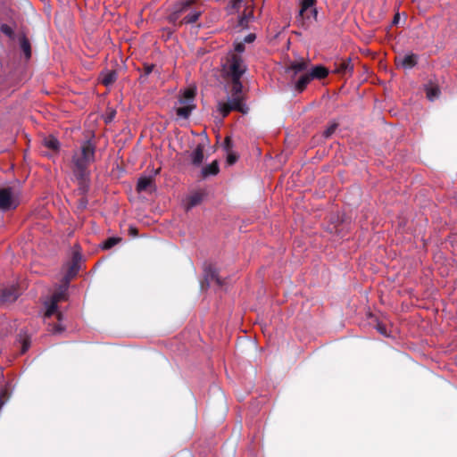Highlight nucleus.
<instances>
[{"label": "nucleus", "instance_id": "36", "mask_svg": "<svg viewBox=\"0 0 457 457\" xmlns=\"http://www.w3.org/2000/svg\"><path fill=\"white\" fill-rule=\"evenodd\" d=\"M2 31L7 35H12V31L11 28L7 25H3L1 28Z\"/></svg>", "mask_w": 457, "mask_h": 457}, {"label": "nucleus", "instance_id": "30", "mask_svg": "<svg viewBox=\"0 0 457 457\" xmlns=\"http://www.w3.org/2000/svg\"><path fill=\"white\" fill-rule=\"evenodd\" d=\"M348 68V64L345 63V62H342L340 63V66L339 68H337L334 70V72L335 73H342V72H345L346 71V69Z\"/></svg>", "mask_w": 457, "mask_h": 457}, {"label": "nucleus", "instance_id": "23", "mask_svg": "<svg viewBox=\"0 0 457 457\" xmlns=\"http://www.w3.org/2000/svg\"><path fill=\"white\" fill-rule=\"evenodd\" d=\"M8 398H9V393H8L7 388H5V387L1 388L0 389V410L2 409V407L4 406L5 402L8 400Z\"/></svg>", "mask_w": 457, "mask_h": 457}, {"label": "nucleus", "instance_id": "34", "mask_svg": "<svg viewBox=\"0 0 457 457\" xmlns=\"http://www.w3.org/2000/svg\"><path fill=\"white\" fill-rule=\"evenodd\" d=\"M129 233L132 237H137L138 235V229L134 226H130L129 228Z\"/></svg>", "mask_w": 457, "mask_h": 457}, {"label": "nucleus", "instance_id": "33", "mask_svg": "<svg viewBox=\"0 0 457 457\" xmlns=\"http://www.w3.org/2000/svg\"><path fill=\"white\" fill-rule=\"evenodd\" d=\"M376 328L380 334L386 336V328L385 325L378 323Z\"/></svg>", "mask_w": 457, "mask_h": 457}, {"label": "nucleus", "instance_id": "20", "mask_svg": "<svg viewBox=\"0 0 457 457\" xmlns=\"http://www.w3.org/2000/svg\"><path fill=\"white\" fill-rule=\"evenodd\" d=\"M427 98L430 101H434L440 96V87H425Z\"/></svg>", "mask_w": 457, "mask_h": 457}, {"label": "nucleus", "instance_id": "1", "mask_svg": "<svg viewBox=\"0 0 457 457\" xmlns=\"http://www.w3.org/2000/svg\"><path fill=\"white\" fill-rule=\"evenodd\" d=\"M96 145L90 141H85L80 152H75L71 157V170L78 182L79 195H87L90 188V163L95 162Z\"/></svg>", "mask_w": 457, "mask_h": 457}, {"label": "nucleus", "instance_id": "24", "mask_svg": "<svg viewBox=\"0 0 457 457\" xmlns=\"http://www.w3.org/2000/svg\"><path fill=\"white\" fill-rule=\"evenodd\" d=\"M199 0H182L180 2V9L179 12H183L187 10L191 5L195 4Z\"/></svg>", "mask_w": 457, "mask_h": 457}, {"label": "nucleus", "instance_id": "25", "mask_svg": "<svg viewBox=\"0 0 457 457\" xmlns=\"http://www.w3.org/2000/svg\"><path fill=\"white\" fill-rule=\"evenodd\" d=\"M337 128V123H332L324 131V133H323L324 137L326 138L329 137L336 131Z\"/></svg>", "mask_w": 457, "mask_h": 457}, {"label": "nucleus", "instance_id": "38", "mask_svg": "<svg viewBox=\"0 0 457 457\" xmlns=\"http://www.w3.org/2000/svg\"><path fill=\"white\" fill-rule=\"evenodd\" d=\"M303 88L304 87H296L298 93H301L303 90Z\"/></svg>", "mask_w": 457, "mask_h": 457}, {"label": "nucleus", "instance_id": "14", "mask_svg": "<svg viewBox=\"0 0 457 457\" xmlns=\"http://www.w3.org/2000/svg\"><path fill=\"white\" fill-rule=\"evenodd\" d=\"M154 188V179L153 177H141L137 180V191L143 192Z\"/></svg>", "mask_w": 457, "mask_h": 457}, {"label": "nucleus", "instance_id": "6", "mask_svg": "<svg viewBox=\"0 0 457 457\" xmlns=\"http://www.w3.org/2000/svg\"><path fill=\"white\" fill-rule=\"evenodd\" d=\"M226 69L232 82L235 85L241 84L239 79L245 71L242 58L236 54H232Z\"/></svg>", "mask_w": 457, "mask_h": 457}, {"label": "nucleus", "instance_id": "3", "mask_svg": "<svg viewBox=\"0 0 457 457\" xmlns=\"http://www.w3.org/2000/svg\"><path fill=\"white\" fill-rule=\"evenodd\" d=\"M245 92L244 91V87H233L228 102L220 101L218 103V111L220 112L222 119L226 118L232 111L239 112L242 114H247L249 108L245 104Z\"/></svg>", "mask_w": 457, "mask_h": 457}, {"label": "nucleus", "instance_id": "32", "mask_svg": "<svg viewBox=\"0 0 457 457\" xmlns=\"http://www.w3.org/2000/svg\"><path fill=\"white\" fill-rule=\"evenodd\" d=\"M245 50V46L243 42L235 43V51L237 53H242Z\"/></svg>", "mask_w": 457, "mask_h": 457}, {"label": "nucleus", "instance_id": "10", "mask_svg": "<svg viewBox=\"0 0 457 457\" xmlns=\"http://www.w3.org/2000/svg\"><path fill=\"white\" fill-rule=\"evenodd\" d=\"M396 64L403 69H411L417 63V55L409 54L405 55H400L395 59Z\"/></svg>", "mask_w": 457, "mask_h": 457}, {"label": "nucleus", "instance_id": "35", "mask_svg": "<svg viewBox=\"0 0 457 457\" xmlns=\"http://www.w3.org/2000/svg\"><path fill=\"white\" fill-rule=\"evenodd\" d=\"M254 40H255V35H254V34H253V33H251V34L247 35V36L245 37V39H244V41H245V43H253Z\"/></svg>", "mask_w": 457, "mask_h": 457}, {"label": "nucleus", "instance_id": "37", "mask_svg": "<svg viewBox=\"0 0 457 457\" xmlns=\"http://www.w3.org/2000/svg\"><path fill=\"white\" fill-rule=\"evenodd\" d=\"M154 69V66L153 65H145V74H149Z\"/></svg>", "mask_w": 457, "mask_h": 457}, {"label": "nucleus", "instance_id": "22", "mask_svg": "<svg viewBox=\"0 0 457 457\" xmlns=\"http://www.w3.org/2000/svg\"><path fill=\"white\" fill-rule=\"evenodd\" d=\"M200 14H201V11L195 10L190 14L186 16L184 18V21H185L186 23L195 22V21H196L198 20Z\"/></svg>", "mask_w": 457, "mask_h": 457}, {"label": "nucleus", "instance_id": "31", "mask_svg": "<svg viewBox=\"0 0 457 457\" xmlns=\"http://www.w3.org/2000/svg\"><path fill=\"white\" fill-rule=\"evenodd\" d=\"M29 345H30L29 339L25 338L22 342L21 353H24L28 351Z\"/></svg>", "mask_w": 457, "mask_h": 457}, {"label": "nucleus", "instance_id": "21", "mask_svg": "<svg viewBox=\"0 0 457 457\" xmlns=\"http://www.w3.org/2000/svg\"><path fill=\"white\" fill-rule=\"evenodd\" d=\"M120 241H121L120 237H108L105 241L103 242L102 248L104 250L111 249L112 247L116 245Z\"/></svg>", "mask_w": 457, "mask_h": 457}, {"label": "nucleus", "instance_id": "26", "mask_svg": "<svg viewBox=\"0 0 457 457\" xmlns=\"http://www.w3.org/2000/svg\"><path fill=\"white\" fill-rule=\"evenodd\" d=\"M237 159H238V155L237 154L228 152V156H227V162L229 165L234 164L237 161Z\"/></svg>", "mask_w": 457, "mask_h": 457}, {"label": "nucleus", "instance_id": "9", "mask_svg": "<svg viewBox=\"0 0 457 457\" xmlns=\"http://www.w3.org/2000/svg\"><path fill=\"white\" fill-rule=\"evenodd\" d=\"M21 295L18 285H7L0 287V303L10 304L15 302Z\"/></svg>", "mask_w": 457, "mask_h": 457}, {"label": "nucleus", "instance_id": "19", "mask_svg": "<svg viewBox=\"0 0 457 457\" xmlns=\"http://www.w3.org/2000/svg\"><path fill=\"white\" fill-rule=\"evenodd\" d=\"M20 44H21V47L22 51L24 52V54L26 55V58L27 59L30 58L31 47H30V43H29V39L25 36H22L20 38Z\"/></svg>", "mask_w": 457, "mask_h": 457}, {"label": "nucleus", "instance_id": "18", "mask_svg": "<svg viewBox=\"0 0 457 457\" xmlns=\"http://www.w3.org/2000/svg\"><path fill=\"white\" fill-rule=\"evenodd\" d=\"M43 145L53 151H58L60 147L58 139L53 136L45 137L43 140Z\"/></svg>", "mask_w": 457, "mask_h": 457}, {"label": "nucleus", "instance_id": "29", "mask_svg": "<svg viewBox=\"0 0 457 457\" xmlns=\"http://www.w3.org/2000/svg\"><path fill=\"white\" fill-rule=\"evenodd\" d=\"M64 331V327H62L61 324H54L52 328V332L54 334H60Z\"/></svg>", "mask_w": 457, "mask_h": 457}, {"label": "nucleus", "instance_id": "12", "mask_svg": "<svg viewBox=\"0 0 457 457\" xmlns=\"http://www.w3.org/2000/svg\"><path fill=\"white\" fill-rule=\"evenodd\" d=\"M205 281L208 285L215 283L219 287L224 285L223 280L220 278L218 271L212 266L205 269Z\"/></svg>", "mask_w": 457, "mask_h": 457}, {"label": "nucleus", "instance_id": "40", "mask_svg": "<svg viewBox=\"0 0 457 457\" xmlns=\"http://www.w3.org/2000/svg\"><path fill=\"white\" fill-rule=\"evenodd\" d=\"M240 2H241V0H237L235 4H238Z\"/></svg>", "mask_w": 457, "mask_h": 457}, {"label": "nucleus", "instance_id": "8", "mask_svg": "<svg viewBox=\"0 0 457 457\" xmlns=\"http://www.w3.org/2000/svg\"><path fill=\"white\" fill-rule=\"evenodd\" d=\"M81 261L82 255L79 251H74L71 260L67 263V271L62 278L66 284H70V281L77 276L80 270Z\"/></svg>", "mask_w": 457, "mask_h": 457}, {"label": "nucleus", "instance_id": "5", "mask_svg": "<svg viewBox=\"0 0 457 457\" xmlns=\"http://www.w3.org/2000/svg\"><path fill=\"white\" fill-rule=\"evenodd\" d=\"M68 287L69 284H66L65 281L62 279V284L58 290L51 296L49 303H46V319L56 315L58 321L62 320V313L58 311V303L67 298Z\"/></svg>", "mask_w": 457, "mask_h": 457}, {"label": "nucleus", "instance_id": "16", "mask_svg": "<svg viewBox=\"0 0 457 457\" xmlns=\"http://www.w3.org/2000/svg\"><path fill=\"white\" fill-rule=\"evenodd\" d=\"M219 171H220L219 162H218V161L215 160L202 170V175L204 178H207L209 176L217 175L219 173Z\"/></svg>", "mask_w": 457, "mask_h": 457}, {"label": "nucleus", "instance_id": "17", "mask_svg": "<svg viewBox=\"0 0 457 457\" xmlns=\"http://www.w3.org/2000/svg\"><path fill=\"white\" fill-rule=\"evenodd\" d=\"M100 79L104 86H109L110 84L115 83L116 72L113 71H108L106 72H104L102 73Z\"/></svg>", "mask_w": 457, "mask_h": 457}, {"label": "nucleus", "instance_id": "7", "mask_svg": "<svg viewBox=\"0 0 457 457\" xmlns=\"http://www.w3.org/2000/svg\"><path fill=\"white\" fill-rule=\"evenodd\" d=\"M19 205V198L12 187L0 188V210L7 212L16 209Z\"/></svg>", "mask_w": 457, "mask_h": 457}, {"label": "nucleus", "instance_id": "15", "mask_svg": "<svg viewBox=\"0 0 457 457\" xmlns=\"http://www.w3.org/2000/svg\"><path fill=\"white\" fill-rule=\"evenodd\" d=\"M204 146L198 145L191 154L192 163L195 166H200L204 161Z\"/></svg>", "mask_w": 457, "mask_h": 457}, {"label": "nucleus", "instance_id": "2", "mask_svg": "<svg viewBox=\"0 0 457 457\" xmlns=\"http://www.w3.org/2000/svg\"><path fill=\"white\" fill-rule=\"evenodd\" d=\"M286 71L294 75L303 71L299 77L296 86H306L314 81H322L328 76L330 70L320 64L310 66L309 61L301 58L291 62L287 66Z\"/></svg>", "mask_w": 457, "mask_h": 457}, {"label": "nucleus", "instance_id": "28", "mask_svg": "<svg viewBox=\"0 0 457 457\" xmlns=\"http://www.w3.org/2000/svg\"><path fill=\"white\" fill-rule=\"evenodd\" d=\"M82 197L79 200L78 207L79 209H85L87 205V199L86 197V195H81Z\"/></svg>", "mask_w": 457, "mask_h": 457}, {"label": "nucleus", "instance_id": "4", "mask_svg": "<svg viewBox=\"0 0 457 457\" xmlns=\"http://www.w3.org/2000/svg\"><path fill=\"white\" fill-rule=\"evenodd\" d=\"M196 87H187L180 90L178 94V99L174 104V110L179 118L187 120L190 117L192 112L196 108L195 96Z\"/></svg>", "mask_w": 457, "mask_h": 457}, {"label": "nucleus", "instance_id": "11", "mask_svg": "<svg viewBox=\"0 0 457 457\" xmlns=\"http://www.w3.org/2000/svg\"><path fill=\"white\" fill-rule=\"evenodd\" d=\"M204 195L205 194L203 191H196L189 195L186 199V211H189L193 207L199 205L203 202Z\"/></svg>", "mask_w": 457, "mask_h": 457}, {"label": "nucleus", "instance_id": "13", "mask_svg": "<svg viewBox=\"0 0 457 457\" xmlns=\"http://www.w3.org/2000/svg\"><path fill=\"white\" fill-rule=\"evenodd\" d=\"M314 3L315 0H303L299 11L300 16L309 18L311 14L315 13L316 11L313 8Z\"/></svg>", "mask_w": 457, "mask_h": 457}, {"label": "nucleus", "instance_id": "27", "mask_svg": "<svg viewBox=\"0 0 457 457\" xmlns=\"http://www.w3.org/2000/svg\"><path fill=\"white\" fill-rule=\"evenodd\" d=\"M233 143L230 137H226L224 140V148L226 149V151L230 152Z\"/></svg>", "mask_w": 457, "mask_h": 457}, {"label": "nucleus", "instance_id": "39", "mask_svg": "<svg viewBox=\"0 0 457 457\" xmlns=\"http://www.w3.org/2000/svg\"><path fill=\"white\" fill-rule=\"evenodd\" d=\"M45 93H46V94H50L51 92H50V91H48V90H46V91H45Z\"/></svg>", "mask_w": 457, "mask_h": 457}]
</instances>
